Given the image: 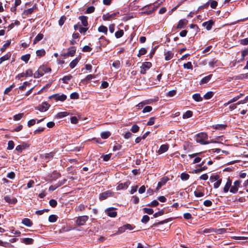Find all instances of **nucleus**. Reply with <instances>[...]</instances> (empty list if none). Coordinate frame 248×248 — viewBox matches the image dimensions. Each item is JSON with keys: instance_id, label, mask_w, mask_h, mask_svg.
<instances>
[{"instance_id": "obj_46", "label": "nucleus", "mask_w": 248, "mask_h": 248, "mask_svg": "<svg viewBox=\"0 0 248 248\" xmlns=\"http://www.w3.org/2000/svg\"><path fill=\"white\" fill-rule=\"evenodd\" d=\"M139 128H140V127H139V126L138 125H136V124H134V125L132 126V127H131V128L130 130H131L133 133H137V132L139 130Z\"/></svg>"}, {"instance_id": "obj_47", "label": "nucleus", "mask_w": 248, "mask_h": 248, "mask_svg": "<svg viewBox=\"0 0 248 248\" xmlns=\"http://www.w3.org/2000/svg\"><path fill=\"white\" fill-rule=\"evenodd\" d=\"M26 77H31L33 75V71L31 69H28L24 73Z\"/></svg>"}, {"instance_id": "obj_34", "label": "nucleus", "mask_w": 248, "mask_h": 248, "mask_svg": "<svg viewBox=\"0 0 248 248\" xmlns=\"http://www.w3.org/2000/svg\"><path fill=\"white\" fill-rule=\"evenodd\" d=\"M110 136V133L109 131H104L101 133V137L103 139H106Z\"/></svg>"}, {"instance_id": "obj_6", "label": "nucleus", "mask_w": 248, "mask_h": 248, "mask_svg": "<svg viewBox=\"0 0 248 248\" xmlns=\"http://www.w3.org/2000/svg\"><path fill=\"white\" fill-rule=\"evenodd\" d=\"M49 107L50 105L48 103L46 102H43L37 106L35 109L41 112H45L49 108Z\"/></svg>"}, {"instance_id": "obj_40", "label": "nucleus", "mask_w": 248, "mask_h": 248, "mask_svg": "<svg viewBox=\"0 0 248 248\" xmlns=\"http://www.w3.org/2000/svg\"><path fill=\"white\" fill-rule=\"evenodd\" d=\"M244 95L243 93H240L238 95L234 97H233L232 99L230 100V102L233 103L237 100H238L239 99H240L242 96Z\"/></svg>"}, {"instance_id": "obj_53", "label": "nucleus", "mask_w": 248, "mask_h": 248, "mask_svg": "<svg viewBox=\"0 0 248 248\" xmlns=\"http://www.w3.org/2000/svg\"><path fill=\"white\" fill-rule=\"evenodd\" d=\"M30 58V54H26L25 55H23L21 56V59L24 61L25 62H28Z\"/></svg>"}, {"instance_id": "obj_14", "label": "nucleus", "mask_w": 248, "mask_h": 248, "mask_svg": "<svg viewBox=\"0 0 248 248\" xmlns=\"http://www.w3.org/2000/svg\"><path fill=\"white\" fill-rule=\"evenodd\" d=\"M168 149H169V146L168 145H167V144L162 145L160 147L159 149H158L157 153L159 154H162L166 152V151H167Z\"/></svg>"}, {"instance_id": "obj_31", "label": "nucleus", "mask_w": 248, "mask_h": 248, "mask_svg": "<svg viewBox=\"0 0 248 248\" xmlns=\"http://www.w3.org/2000/svg\"><path fill=\"white\" fill-rule=\"evenodd\" d=\"M98 31L100 32H103L105 34H107L108 32V28L105 26H100L98 29Z\"/></svg>"}, {"instance_id": "obj_60", "label": "nucleus", "mask_w": 248, "mask_h": 248, "mask_svg": "<svg viewBox=\"0 0 248 248\" xmlns=\"http://www.w3.org/2000/svg\"><path fill=\"white\" fill-rule=\"evenodd\" d=\"M23 113H19L18 114L15 115L14 117V119L15 121H18L20 119L22 118L23 116Z\"/></svg>"}, {"instance_id": "obj_42", "label": "nucleus", "mask_w": 248, "mask_h": 248, "mask_svg": "<svg viewBox=\"0 0 248 248\" xmlns=\"http://www.w3.org/2000/svg\"><path fill=\"white\" fill-rule=\"evenodd\" d=\"M123 35L124 31L122 30L116 31L115 33V36L117 38H119L122 37Z\"/></svg>"}, {"instance_id": "obj_10", "label": "nucleus", "mask_w": 248, "mask_h": 248, "mask_svg": "<svg viewBox=\"0 0 248 248\" xmlns=\"http://www.w3.org/2000/svg\"><path fill=\"white\" fill-rule=\"evenodd\" d=\"M168 179L166 177H163L161 179L160 181L157 184L156 190L159 189L163 186H164L168 181Z\"/></svg>"}, {"instance_id": "obj_18", "label": "nucleus", "mask_w": 248, "mask_h": 248, "mask_svg": "<svg viewBox=\"0 0 248 248\" xmlns=\"http://www.w3.org/2000/svg\"><path fill=\"white\" fill-rule=\"evenodd\" d=\"M28 147V145L27 144L23 143L20 145L17 146L16 147V150L19 152H21L23 150L26 149Z\"/></svg>"}, {"instance_id": "obj_4", "label": "nucleus", "mask_w": 248, "mask_h": 248, "mask_svg": "<svg viewBox=\"0 0 248 248\" xmlns=\"http://www.w3.org/2000/svg\"><path fill=\"white\" fill-rule=\"evenodd\" d=\"M88 219L87 216H80L77 218L76 222L79 226L84 225Z\"/></svg>"}, {"instance_id": "obj_36", "label": "nucleus", "mask_w": 248, "mask_h": 248, "mask_svg": "<svg viewBox=\"0 0 248 248\" xmlns=\"http://www.w3.org/2000/svg\"><path fill=\"white\" fill-rule=\"evenodd\" d=\"M112 66L118 69L121 67L122 65L119 61H115L112 63Z\"/></svg>"}, {"instance_id": "obj_54", "label": "nucleus", "mask_w": 248, "mask_h": 248, "mask_svg": "<svg viewBox=\"0 0 248 248\" xmlns=\"http://www.w3.org/2000/svg\"><path fill=\"white\" fill-rule=\"evenodd\" d=\"M219 178V177L218 175H212L210 177V180L211 181V182L213 183V182H215L216 181H217V180H218Z\"/></svg>"}, {"instance_id": "obj_43", "label": "nucleus", "mask_w": 248, "mask_h": 248, "mask_svg": "<svg viewBox=\"0 0 248 248\" xmlns=\"http://www.w3.org/2000/svg\"><path fill=\"white\" fill-rule=\"evenodd\" d=\"M226 127V125L222 124H216L214 126L215 128H216V129H218V130H223Z\"/></svg>"}, {"instance_id": "obj_28", "label": "nucleus", "mask_w": 248, "mask_h": 248, "mask_svg": "<svg viewBox=\"0 0 248 248\" xmlns=\"http://www.w3.org/2000/svg\"><path fill=\"white\" fill-rule=\"evenodd\" d=\"M193 99L197 102H201L202 100V97L201 96L199 93H195L192 95Z\"/></svg>"}, {"instance_id": "obj_33", "label": "nucleus", "mask_w": 248, "mask_h": 248, "mask_svg": "<svg viewBox=\"0 0 248 248\" xmlns=\"http://www.w3.org/2000/svg\"><path fill=\"white\" fill-rule=\"evenodd\" d=\"M44 37V35L42 33H39L33 40V44H36L37 42L41 40Z\"/></svg>"}, {"instance_id": "obj_11", "label": "nucleus", "mask_w": 248, "mask_h": 248, "mask_svg": "<svg viewBox=\"0 0 248 248\" xmlns=\"http://www.w3.org/2000/svg\"><path fill=\"white\" fill-rule=\"evenodd\" d=\"M214 24V21L212 20H210L208 21L204 22L202 23V26L205 27L207 30H210Z\"/></svg>"}, {"instance_id": "obj_59", "label": "nucleus", "mask_w": 248, "mask_h": 248, "mask_svg": "<svg viewBox=\"0 0 248 248\" xmlns=\"http://www.w3.org/2000/svg\"><path fill=\"white\" fill-rule=\"evenodd\" d=\"M150 219L149 217L147 215H144L143 216L141 219V222L143 223H147Z\"/></svg>"}, {"instance_id": "obj_12", "label": "nucleus", "mask_w": 248, "mask_h": 248, "mask_svg": "<svg viewBox=\"0 0 248 248\" xmlns=\"http://www.w3.org/2000/svg\"><path fill=\"white\" fill-rule=\"evenodd\" d=\"M76 52V49L74 47L69 48L67 53L63 54L64 57H68L73 56Z\"/></svg>"}, {"instance_id": "obj_13", "label": "nucleus", "mask_w": 248, "mask_h": 248, "mask_svg": "<svg viewBox=\"0 0 248 248\" xmlns=\"http://www.w3.org/2000/svg\"><path fill=\"white\" fill-rule=\"evenodd\" d=\"M4 199L5 202L9 204H15L17 202V199L16 198H11L8 196L4 197Z\"/></svg>"}, {"instance_id": "obj_16", "label": "nucleus", "mask_w": 248, "mask_h": 248, "mask_svg": "<svg viewBox=\"0 0 248 248\" xmlns=\"http://www.w3.org/2000/svg\"><path fill=\"white\" fill-rule=\"evenodd\" d=\"M187 23V20L185 19H181L179 21L177 26V29H181L183 28L185 25Z\"/></svg>"}, {"instance_id": "obj_22", "label": "nucleus", "mask_w": 248, "mask_h": 248, "mask_svg": "<svg viewBox=\"0 0 248 248\" xmlns=\"http://www.w3.org/2000/svg\"><path fill=\"white\" fill-rule=\"evenodd\" d=\"M214 232V229L212 228H206L203 230H201L200 231V233L202 234H207L212 233Z\"/></svg>"}, {"instance_id": "obj_17", "label": "nucleus", "mask_w": 248, "mask_h": 248, "mask_svg": "<svg viewBox=\"0 0 248 248\" xmlns=\"http://www.w3.org/2000/svg\"><path fill=\"white\" fill-rule=\"evenodd\" d=\"M35 9H36L35 5H34L33 7H32L31 8H29V9L24 10L22 14L23 16H28V15L32 14L33 12Z\"/></svg>"}, {"instance_id": "obj_39", "label": "nucleus", "mask_w": 248, "mask_h": 248, "mask_svg": "<svg viewBox=\"0 0 248 248\" xmlns=\"http://www.w3.org/2000/svg\"><path fill=\"white\" fill-rule=\"evenodd\" d=\"M189 178V175L186 173H182L181 174V179L182 180L186 181Z\"/></svg>"}, {"instance_id": "obj_23", "label": "nucleus", "mask_w": 248, "mask_h": 248, "mask_svg": "<svg viewBox=\"0 0 248 248\" xmlns=\"http://www.w3.org/2000/svg\"><path fill=\"white\" fill-rule=\"evenodd\" d=\"M11 54L10 53H7L4 56L0 58V64L4 61L9 60L11 57Z\"/></svg>"}, {"instance_id": "obj_57", "label": "nucleus", "mask_w": 248, "mask_h": 248, "mask_svg": "<svg viewBox=\"0 0 248 248\" xmlns=\"http://www.w3.org/2000/svg\"><path fill=\"white\" fill-rule=\"evenodd\" d=\"M143 211L145 213H147L149 215H152L154 213L153 209H152L151 208H144Z\"/></svg>"}, {"instance_id": "obj_62", "label": "nucleus", "mask_w": 248, "mask_h": 248, "mask_svg": "<svg viewBox=\"0 0 248 248\" xmlns=\"http://www.w3.org/2000/svg\"><path fill=\"white\" fill-rule=\"evenodd\" d=\"M49 203L52 207H55L57 204V202L55 200L51 199L49 201Z\"/></svg>"}, {"instance_id": "obj_44", "label": "nucleus", "mask_w": 248, "mask_h": 248, "mask_svg": "<svg viewBox=\"0 0 248 248\" xmlns=\"http://www.w3.org/2000/svg\"><path fill=\"white\" fill-rule=\"evenodd\" d=\"M226 230L224 228L214 230V232L217 234H222L226 232Z\"/></svg>"}, {"instance_id": "obj_3", "label": "nucleus", "mask_w": 248, "mask_h": 248, "mask_svg": "<svg viewBox=\"0 0 248 248\" xmlns=\"http://www.w3.org/2000/svg\"><path fill=\"white\" fill-rule=\"evenodd\" d=\"M152 66V63L150 62H144L140 66V72L141 74H145L147 70L150 69Z\"/></svg>"}, {"instance_id": "obj_38", "label": "nucleus", "mask_w": 248, "mask_h": 248, "mask_svg": "<svg viewBox=\"0 0 248 248\" xmlns=\"http://www.w3.org/2000/svg\"><path fill=\"white\" fill-rule=\"evenodd\" d=\"M232 238L234 240H247L248 239V237L247 236H232Z\"/></svg>"}, {"instance_id": "obj_19", "label": "nucleus", "mask_w": 248, "mask_h": 248, "mask_svg": "<svg viewBox=\"0 0 248 248\" xmlns=\"http://www.w3.org/2000/svg\"><path fill=\"white\" fill-rule=\"evenodd\" d=\"M232 181L228 179L223 188L224 192L226 193L228 192L230 187H231Z\"/></svg>"}, {"instance_id": "obj_7", "label": "nucleus", "mask_w": 248, "mask_h": 248, "mask_svg": "<svg viewBox=\"0 0 248 248\" xmlns=\"http://www.w3.org/2000/svg\"><path fill=\"white\" fill-rule=\"evenodd\" d=\"M241 181L237 180L233 183V185L231 186L230 192L233 193H235L237 192L238 187L240 186Z\"/></svg>"}, {"instance_id": "obj_41", "label": "nucleus", "mask_w": 248, "mask_h": 248, "mask_svg": "<svg viewBox=\"0 0 248 248\" xmlns=\"http://www.w3.org/2000/svg\"><path fill=\"white\" fill-rule=\"evenodd\" d=\"M200 167L198 169H197L195 170L194 171L195 173H199L200 172L203 170H206L207 168V167L205 166H200Z\"/></svg>"}, {"instance_id": "obj_24", "label": "nucleus", "mask_w": 248, "mask_h": 248, "mask_svg": "<svg viewBox=\"0 0 248 248\" xmlns=\"http://www.w3.org/2000/svg\"><path fill=\"white\" fill-rule=\"evenodd\" d=\"M31 85V83L28 81L24 82L23 84L19 87L20 90L24 91L27 87H29Z\"/></svg>"}, {"instance_id": "obj_58", "label": "nucleus", "mask_w": 248, "mask_h": 248, "mask_svg": "<svg viewBox=\"0 0 248 248\" xmlns=\"http://www.w3.org/2000/svg\"><path fill=\"white\" fill-rule=\"evenodd\" d=\"M221 179H219L217 181L214 182V187L215 188H217L220 186V185H221Z\"/></svg>"}, {"instance_id": "obj_9", "label": "nucleus", "mask_w": 248, "mask_h": 248, "mask_svg": "<svg viewBox=\"0 0 248 248\" xmlns=\"http://www.w3.org/2000/svg\"><path fill=\"white\" fill-rule=\"evenodd\" d=\"M114 209L113 207L108 208L105 210V212L110 217H116L117 214L116 212L113 211Z\"/></svg>"}, {"instance_id": "obj_35", "label": "nucleus", "mask_w": 248, "mask_h": 248, "mask_svg": "<svg viewBox=\"0 0 248 248\" xmlns=\"http://www.w3.org/2000/svg\"><path fill=\"white\" fill-rule=\"evenodd\" d=\"M78 62V60L77 58H76V59H74V60H73L70 63L69 66L70 67V68L71 69H73L77 65Z\"/></svg>"}, {"instance_id": "obj_29", "label": "nucleus", "mask_w": 248, "mask_h": 248, "mask_svg": "<svg viewBox=\"0 0 248 248\" xmlns=\"http://www.w3.org/2000/svg\"><path fill=\"white\" fill-rule=\"evenodd\" d=\"M22 242L26 245H31L33 243V240L30 238H25L22 239Z\"/></svg>"}, {"instance_id": "obj_8", "label": "nucleus", "mask_w": 248, "mask_h": 248, "mask_svg": "<svg viewBox=\"0 0 248 248\" xmlns=\"http://www.w3.org/2000/svg\"><path fill=\"white\" fill-rule=\"evenodd\" d=\"M130 184V182L128 181L124 183H119L116 187V189H117V190L125 189L129 186Z\"/></svg>"}, {"instance_id": "obj_21", "label": "nucleus", "mask_w": 248, "mask_h": 248, "mask_svg": "<svg viewBox=\"0 0 248 248\" xmlns=\"http://www.w3.org/2000/svg\"><path fill=\"white\" fill-rule=\"evenodd\" d=\"M22 223L26 226L31 227L32 223L31 220L27 218H25L22 220Z\"/></svg>"}, {"instance_id": "obj_25", "label": "nucleus", "mask_w": 248, "mask_h": 248, "mask_svg": "<svg viewBox=\"0 0 248 248\" xmlns=\"http://www.w3.org/2000/svg\"><path fill=\"white\" fill-rule=\"evenodd\" d=\"M44 75V73L41 71V68H39L37 71H36L33 77L34 78H39L41 77Z\"/></svg>"}, {"instance_id": "obj_61", "label": "nucleus", "mask_w": 248, "mask_h": 248, "mask_svg": "<svg viewBox=\"0 0 248 248\" xmlns=\"http://www.w3.org/2000/svg\"><path fill=\"white\" fill-rule=\"evenodd\" d=\"M148 102L146 101H143L142 102L140 103L137 105V108L138 109H141L145 105L147 104Z\"/></svg>"}, {"instance_id": "obj_63", "label": "nucleus", "mask_w": 248, "mask_h": 248, "mask_svg": "<svg viewBox=\"0 0 248 248\" xmlns=\"http://www.w3.org/2000/svg\"><path fill=\"white\" fill-rule=\"evenodd\" d=\"M123 135L124 136V137L126 139H128L132 136L131 133L129 131H127L124 134H123Z\"/></svg>"}, {"instance_id": "obj_1", "label": "nucleus", "mask_w": 248, "mask_h": 248, "mask_svg": "<svg viewBox=\"0 0 248 248\" xmlns=\"http://www.w3.org/2000/svg\"><path fill=\"white\" fill-rule=\"evenodd\" d=\"M207 135L205 133L202 132L196 135L195 140L197 142L201 144H208L209 142L207 140Z\"/></svg>"}, {"instance_id": "obj_37", "label": "nucleus", "mask_w": 248, "mask_h": 248, "mask_svg": "<svg viewBox=\"0 0 248 248\" xmlns=\"http://www.w3.org/2000/svg\"><path fill=\"white\" fill-rule=\"evenodd\" d=\"M72 78V76L71 75L65 76L62 78V80L63 83H67L68 81L70 80Z\"/></svg>"}, {"instance_id": "obj_48", "label": "nucleus", "mask_w": 248, "mask_h": 248, "mask_svg": "<svg viewBox=\"0 0 248 248\" xmlns=\"http://www.w3.org/2000/svg\"><path fill=\"white\" fill-rule=\"evenodd\" d=\"M66 19V17L65 16H62L59 20V25L60 26H62L63 25L64 22L65 21Z\"/></svg>"}, {"instance_id": "obj_15", "label": "nucleus", "mask_w": 248, "mask_h": 248, "mask_svg": "<svg viewBox=\"0 0 248 248\" xmlns=\"http://www.w3.org/2000/svg\"><path fill=\"white\" fill-rule=\"evenodd\" d=\"M117 14V13H113L110 15L107 14L106 15H104L103 16L102 18H103V19L105 21L109 20L111 18L114 17L116 16Z\"/></svg>"}, {"instance_id": "obj_32", "label": "nucleus", "mask_w": 248, "mask_h": 248, "mask_svg": "<svg viewBox=\"0 0 248 248\" xmlns=\"http://www.w3.org/2000/svg\"><path fill=\"white\" fill-rule=\"evenodd\" d=\"M54 152H50L48 154H45L43 156H42V158L43 159H51L53 158L54 156Z\"/></svg>"}, {"instance_id": "obj_56", "label": "nucleus", "mask_w": 248, "mask_h": 248, "mask_svg": "<svg viewBox=\"0 0 248 248\" xmlns=\"http://www.w3.org/2000/svg\"><path fill=\"white\" fill-rule=\"evenodd\" d=\"M94 10L95 8L93 6H91L87 9L85 13L86 14H91L93 13L94 11Z\"/></svg>"}, {"instance_id": "obj_27", "label": "nucleus", "mask_w": 248, "mask_h": 248, "mask_svg": "<svg viewBox=\"0 0 248 248\" xmlns=\"http://www.w3.org/2000/svg\"><path fill=\"white\" fill-rule=\"evenodd\" d=\"M212 76V75H210L206 76L204 78H202L200 81V84L207 83L209 81V80L211 79V78Z\"/></svg>"}, {"instance_id": "obj_50", "label": "nucleus", "mask_w": 248, "mask_h": 248, "mask_svg": "<svg viewBox=\"0 0 248 248\" xmlns=\"http://www.w3.org/2000/svg\"><path fill=\"white\" fill-rule=\"evenodd\" d=\"M213 96V93L212 92H209L206 93L204 95V98L205 99H209Z\"/></svg>"}, {"instance_id": "obj_20", "label": "nucleus", "mask_w": 248, "mask_h": 248, "mask_svg": "<svg viewBox=\"0 0 248 248\" xmlns=\"http://www.w3.org/2000/svg\"><path fill=\"white\" fill-rule=\"evenodd\" d=\"M79 18L81 20V23L83 26L86 27L88 26L87 18L86 16H80Z\"/></svg>"}, {"instance_id": "obj_45", "label": "nucleus", "mask_w": 248, "mask_h": 248, "mask_svg": "<svg viewBox=\"0 0 248 248\" xmlns=\"http://www.w3.org/2000/svg\"><path fill=\"white\" fill-rule=\"evenodd\" d=\"M192 116V112L190 110H188V111H187L186 112L183 114V118H188L191 117Z\"/></svg>"}, {"instance_id": "obj_5", "label": "nucleus", "mask_w": 248, "mask_h": 248, "mask_svg": "<svg viewBox=\"0 0 248 248\" xmlns=\"http://www.w3.org/2000/svg\"><path fill=\"white\" fill-rule=\"evenodd\" d=\"M113 195L114 193L113 192L110 190H108L100 194L99 195V199L100 200H104L108 197L113 196Z\"/></svg>"}, {"instance_id": "obj_55", "label": "nucleus", "mask_w": 248, "mask_h": 248, "mask_svg": "<svg viewBox=\"0 0 248 248\" xmlns=\"http://www.w3.org/2000/svg\"><path fill=\"white\" fill-rule=\"evenodd\" d=\"M14 146H15V144H14V141L12 140H10L8 141V143L7 149L8 150H12L14 148Z\"/></svg>"}, {"instance_id": "obj_64", "label": "nucleus", "mask_w": 248, "mask_h": 248, "mask_svg": "<svg viewBox=\"0 0 248 248\" xmlns=\"http://www.w3.org/2000/svg\"><path fill=\"white\" fill-rule=\"evenodd\" d=\"M240 44L243 45H248V37L240 40Z\"/></svg>"}, {"instance_id": "obj_26", "label": "nucleus", "mask_w": 248, "mask_h": 248, "mask_svg": "<svg viewBox=\"0 0 248 248\" xmlns=\"http://www.w3.org/2000/svg\"><path fill=\"white\" fill-rule=\"evenodd\" d=\"M65 180H64L63 182L60 183L59 184H57L54 186H51L49 188V190L50 191H54L57 188H58L59 186H61V185L64 184Z\"/></svg>"}, {"instance_id": "obj_51", "label": "nucleus", "mask_w": 248, "mask_h": 248, "mask_svg": "<svg viewBox=\"0 0 248 248\" xmlns=\"http://www.w3.org/2000/svg\"><path fill=\"white\" fill-rule=\"evenodd\" d=\"M57 220V217L54 215L49 216L48 217V221L50 222H55Z\"/></svg>"}, {"instance_id": "obj_49", "label": "nucleus", "mask_w": 248, "mask_h": 248, "mask_svg": "<svg viewBox=\"0 0 248 248\" xmlns=\"http://www.w3.org/2000/svg\"><path fill=\"white\" fill-rule=\"evenodd\" d=\"M46 53V52L44 49H41L40 50H38L36 51V54L38 56L42 57L44 56Z\"/></svg>"}, {"instance_id": "obj_2", "label": "nucleus", "mask_w": 248, "mask_h": 248, "mask_svg": "<svg viewBox=\"0 0 248 248\" xmlns=\"http://www.w3.org/2000/svg\"><path fill=\"white\" fill-rule=\"evenodd\" d=\"M67 96L64 94H55L49 96L50 99H54L55 101H64L66 99Z\"/></svg>"}, {"instance_id": "obj_30", "label": "nucleus", "mask_w": 248, "mask_h": 248, "mask_svg": "<svg viewBox=\"0 0 248 248\" xmlns=\"http://www.w3.org/2000/svg\"><path fill=\"white\" fill-rule=\"evenodd\" d=\"M165 60L166 61H168V60H170L172 58L173 54L170 51H168L167 52H166L165 53Z\"/></svg>"}, {"instance_id": "obj_52", "label": "nucleus", "mask_w": 248, "mask_h": 248, "mask_svg": "<svg viewBox=\"0 0 248 248\" xmlns=\"http://www.w3.org/2000/svg\"><path fill=\"white\" fill-rule=\"evenodd\" d=\"M10 44H11V41H7L6 42V43H5L3 45V46H2V47L1 48V51L2 52L5 51L6 48L10 46Z\"/></svg>"}]
</instances>
